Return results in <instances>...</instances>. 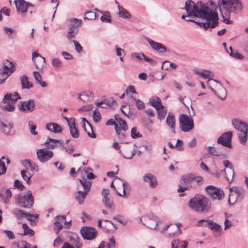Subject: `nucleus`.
Masks as SVG:
<instances>
[{
    "label": "nucleus",
    "instance_id": "1",
    "mask_svg": "<svg viewBox=\"0 0 248 248\" xmlns=\"http://www.w3.org/2000/svg\"><path fill=\"white\" fill-rule=\"evenodd\" d=\"M185 9L186 15H183L182 18L187 21L194 22L205 30L214 29L218 23L217 12L204 3H200L198 5L192 0H188L185 2Z\"/></svg>",
    "mask_w": 248,
    "mask_h": 248
},
{
    "label": "nucleus",
    "instance_id": "2",
    "mask_svg": "<svg viewBox=\"0 0 248 248\" xmlns=\"http://www.w3.org/2000/svg\"><path fill=\"white\" fill-rule=\"evenodd\" d=\"M188 205L191 210L201 213H207L211 208L209 200L201 195H196L189 200Z\"/></svg>",
    "mask_w": 248,
    "mask_h": 248
},
{
    "label": "nucleus",
    "instance_id": "3",
    "mask_svg": "<svg viewBox=\"0 0 248 248\" xmlns=\"http://www.w3.org/2000/svg\"><path fill=\"white\" fill-rule=\"evenodd\" d=\"M112 146L116 149L122 156L127 159H131L136 154V146L133 143L118 144L114 142Z\"/></svg>",
    "mask_w": 248,
    "mask_h": 248
},
{
    "label": "nucleus",
    "instance_id": "4",
    "mask_svg": "<svg viewBox=\"0 0 248 248\" xmlns=\"http://www.w3.org/2000/svg\"><path fill=\"white\" fill-rule=\"evenodd\" d=\"M232 124L234 127L241 132L239 135V140L242 144H245L247 140L248 125L240 119L237 118L233 119Z\"/></svg>",
    "mask_w": 248,
    "mask_h": 248
},
{
    "label": "nucleus",
    "instance_id": "5",
    "mask_svg": "<svg viewBox=\"0 0 248 248\" xmlns=\"http://www.w3.org/2000/svg\"><path fill=\"white\" fill-rule=\"evenodd\" d=\"M220 4L229 13L239 14L243 9V5L240 0H222Z\"/></svg>",
    "mask_w": 248,
    "mask_h": 248
},
{
    "label": "nucleus",
    "instance_id": "6",
    "mask_svg": "<svg viewBox=\"0 0 248 248\" xmlns=\"http://www.w3.org/2000/svg\"><path fill=\"white\" fill-rule=\"evenodd\" d=\"M79 181L80 183V186H78V189H80L82 187L83 191L79 190L76 196V199L78 202L79 204H81L84 201L88 193L89 192L92 183L90 181H87L85 178L82 179H79Z\"/></svg>",
    "mask_w": 248,
    "mask_h": 248
},
{
    "label": "nucleus",
    "instance_id": "7",
    "mask_svg": "<svg viewBox=\"0 0 248 248\" xmlns=\"http://www.w3.org/2000/svg\"><path fill=\"white\" fill-rule=\"evenodd\" d=\"M34 199L32 196L31 190H29L27 194L21 193L16 198V202L19 206L29 208L33 204Z\"/></svg>",
    "mask_w": 248,
    "mask_h": 248
},
{
    "label": "nucleus",
    "instance_id": "8",
    "mask_svg": "<svg viewBox=\"0 0 248 248\" xmlns=\"http://www.w3.org/2000/svg\"><path fill=\"white\" fill-rule=\"evenodd\" d=\"M14 3L17 14L22 17L27 16L28 10L29 7H33L34 5L25 0H15Z\"/></svg>",
    "mask_w": 248,
    "mask_h": 248
},
{
    "label": "nucleus",
    "instance_id": "9",
    "mask_svg": "<svg viewBox=\"0 0 248 248\" xmlns=\"http://www.w3.org/2000/svg\"><path fill=\"white\" fill-rule=\"evenodd\" d=\"M180 127L183 132H188L193 128L192 119L186 114H182L179 118Z\"/></svg>",
    "mask_w": 248,
    "mask_h": 248
},
{
    "label": "nucleus",
    "instance_id": "10",
    "mask_svg": "<svg viewBox=\"0 0 248 248\" xmlns=\"http://www.w3.org/2000/svg\"><path fill=\"white\" fill-rule=\"evenodd\" d=\"M206 191L213 200H221L224 198V193L222 189L213 186L206 187Z\"/></svg>",
    "mask_w": 248,
    "mask_h": 248
},
{
    "label": "nucleus",
    "instance_id": "11",
    "mask_svg": "<svg viewBox=\"0 0 248 248\" xmlns=\"http://www.w3.org/2000/svg\"><path fill=\"white\" fill-rule=\"evenodd\" d=\"M193 73L194 74L198 76L199 77L205 79H207L206 83L208 87L212 86L213 84L210 83V81L212 80L214 83L215 80L213 78L214 77V73L213 72L206 69H202L199 70L197 69H193Z\"/></svg>",
    "mask_w": 248,
    "mask_h": 248
},
{
    "label": "nucleus",
    "instance_id": "12",
    "mask_svg": "<svg viewBox=\"0 0 248 248\" xmlns=\"http://www.w3.org/2000/svg\"><path fill=\"white\" fill-rule=\"evenodd\" d=\"M36 154L38 159L42 163L49 160L53 156V152L47 148L38 149Z\"/></svg>",
    "mask_w": 248,
    "mask_h": 248
},
{
    "label": "nucleus",
    "instance_id": "13",
    "mask_svg": "<svg viewBox=\"0 0 248 248\" xmlns=\"http://www.w3.org/2000/svg\"><path fill=\"white\" fill-rule=\"evenodd\" d=\"M140 221L150 229H155L158 224L157 217L153 215H147L140 218Z\"/></svg>",
    "mask_w": 248,
    "mask_h": 248
},
{
    "label": "nucleus",
    "instance_id": "14",
    "mask_svg": "<svg viewBox=\"0 0 248 248\" xmlns=\"http://www.w3.org/2000/svg\"><path fill=\"white\" fill-rule=\"evenodd\" d=\"M214 84L215 85H212L215 86L216 90L213 89L212 86L209 88L221 100L225 99L227 96V92L225 88L217 80H214Z\"/></svg>",
    "mask_w": 248,
    "mask_h": 248
},
{
    "label": "nucleus",
    "instance_id": "15",
    "mask_svg": "<svg viewBox=\"0 0 248 248\" xmlns=\"http://www.w3.org/2000/svg\"><path fill=\"white\" fill-rule=\"evenodd\" d=\"M102 195L103 197V202L105 206L110 209L111 212L114 210L115 206L113 201V199L109 193V191L108 189H103L102 192Z\"/></svg>",
    "mask_w": 248,
    "mask_h": 248
},
{
    "label": "nucleus",
    "instance_id": "16",
    "mask_svg": "<svg viewBox=\"0 0 248 248\" xmlns=\"http://www.w3.org/2000/svg\"><path fill=\"white\" fill-rule=\"evenodd\" d=\"M232 133L228 131L222 134L217 139V142L219 144L229 148L232 147Z\"/></svg>",
    "mask_w": 248,
    "mask_h": 248
},
{
    "label": "nucleus",
    "instance_id": "17",
    "mask_svg": "<svg viewBox=\"0 0 248 248\" xmlns=\"http://www.w3.org/2000/svg\"><path fill=\"white\" fill-rule=\"evenodd\" d=\"M81 234L84 239L92 240L97 235L96 230L93 228L89 227H83L80 231Z\"/></svg>",
    "mask_w": 248,
    "mask_h": 248
},
{
    "label": "nucleus",
    "instance_id": "18",
    "mask_svg": "<svg viewBox=\"0 0 248 248\" xmlns=\"http://www.w3.org/2000/svg\"><path fill=\"white\" fill-rule=\"evenodd\" d=\"M32 60L38 70H42L45 65V58L36 51L32 53Z\"/></svg>",
    "mask_w": 248,
    "mask_h": 248
},
{
    "label": "nucleus",
    "instance_id": "19",
    "mask_svg": "<svg viewBox=\"0 0 248 248\" xmlns=\"http://www.w3.org/2000/svg\"><path fill=\"white\" fill-rule=\"evenodd\" d=\"M19 109L24 112H31L35 109V102L32 99L21 102L19 105Z\"/></svg>",
    "mask_w": 248,
    "mask_h": 248
},
{
    "label": "nucleus",
    "instance_id": "20",
    "mask_svg": "<svg viewBox=\"0 0 248 248\" xmlns=\"http://www.w3.org/2000/svg\"><path fill=\"white\" fill-rule=\"evenodd\" d=\"M147 41L153 49L162 53L166 52L167 48L163 44L155 42L150 38H147Z\"/></svg>",
    "mask_w": 248,
    "mask_h": 248
},
{
    "label": "nucleus",
    "instance_id": "21",
    "mask_svg": "<svg viewBox=\"0 0 248 248\" xmlns=\"http://www.w3.org/2000/svg\"><path fill=\"white\" fill-rule=\"evenodd\" d=\"M144 182L148 183L151 188H155L157 186V181L156 177L151 173H146L143 177Z\"/></svg>",
    "mask_w": 248,
    "mask_h": 248
},
{
    "label": "nucleus",
    "instance_id": "22",
    "mask_svg": "<svg viewBox=\"0 0 248 248\" xmlns=\"http://www.w3.org/2000/svg\"><path fill=\"white\" fill-rule=\"evenodd\" d=\"M82 120L83 122L82 127L84 131L86 132L89 137L92 138H95L96 135L93 132V128L90 124L84 118H83Z\"/></svg>",
    "mask_w": 248,
    "mask_h": 248
},
{
    "label": "nucleus",
    "instance_id": "23",
    "mask_svg": "<svg viewBox=\"0 0 248 248\" xmlns=\"http://www.w3.org/2000/svg\"><path fill=\"white\" fill-rule=\"evenodd\" d=\"M12 196V192L10 189L2 188L0 190V198L3 202L7 203Z\"/></svg>",
    "mask_w": 248,
    "mask_h": 248
},
{
    "label": "nucleus",
    "instance_id": "24",
    "mask_svg": "<svg viewBox=\"0 0 248 248\" xmlns=\"http://www.w3.org/2000/svg\"><path fill=\"white\" fill-rule=\"evenodd\" d=\"M193 179L194 176L191 174L183 176L181 178L180 184L185 186H186L188 188H190L193 183Z\"/></svg>",
    "mask_w": 248,
    "mask_h": 248
},
{
    "label": "nucleus",
    "instance_id": "25",
    "mask_svg": "<svg viewBox=\"0 0 248 248\" xmlns=\"http://www.w3.org/2000/svg\"><path fill=\"white\" fill-rule=\"evenodd\" d=\"M57 143L62 145L63 144V141L62 140H57L48 138L44 143V145L47 149H53L56 147Z\"/></svg>",
    "mask_w": 248,
    "mask_h": 248
},
{
    "label": "nucleus",
    "instance_id": "26",
    "mask_svg": "<svg viewBox=\"0 0 248 248\" xmlns=\"http://www.w3.org/2000/svg\"><path fill=\"white\" fill-rule=\"evenodd\" d=\"M229 191H232L233 193L236 195L240 201L244 198L245 195V190L242 187L233 186L229 188Z\"/></svg>",
    "mask_w": 248,
    "mask_h": 248
},
{
    "label": "nucleus",
    "instance_id": "27",
    "mask_svg": "<svg viewBox=\"0 0 248 248\" xmlns=\"http://www.w3.org/2000/svg\"><path fill=\"white\" fill-rule=\"evenodd\" d=\"M19 98H20V96L17 92L14 93H7L4 96L3 102L15 103Z\"/></svg>",
    "mask_w": 248,
    "mask_h": 248
},
{
    "label": "nucleus",
    "instance_id": "28",
    "mask_svg": "<svg viewBox=\"0 0 248 248\" xmlns=\"http://www.w3.org/2000/svg\"><path fill=\"white\" fill-rule=\"evenodd\" d=\"M22 89H30L33 87L32 84L29 81V78L26 75H23L20 78Z\"/></svg>",
    "mask_w": 248,
    "mask_h": 248
},
{
    "label": "nucleus",
    "instance_id": "29",
    "mask_svg": "<svg viewBox=\"0 0 248 248\" xmlns=\"http://www.w3.org/2000/svg\"><path fill=\"white\" fill-rule=\"evenodd\" d=\"M69 126L70 133L73 138L77 139L79 137V134L76 126L75 120H71Z\"/></svg>",
    "mask_w": 248,
    "mask_h": 248
},
{
    "label": "nucleus",
    "instance_id": "30",
    "mask_svg": "<svg viewBox=\"0 0 248 248\" xmlns=\"http://www.w3.org/2000/svg\"><path fill=\"white\" fill-rule=\"evenodd\" d=\"M167 125L171 129L173 133H175V119L173 114L169 113L166 118Z\"/></svg>",
    "mask_w": 248,
    "mask_h": 248
},
{
    "label": "nucleus",
    "instance_id": "31",
    "mask_svg": "<svg viewBox=\"0 0 248 248\" xmlns=\"http://www.w3.org/2000/svg\"><path fill=\"white\" fill-rule=\"evenodd\" d=\"M22 165L26 167H30L32 171L38 172L39 171V167L35 163L31 161V160L26 159L22 161Z\"/></svg>",
    "mask_w": 248,
    "mask_h": 248
},
{
    "label": "nucleus",
    "instance_id": "32",
    "mask_svg": "<svg viewBox=\"0 0 248 248\" xmlns=\"http://www.w3.org/2000/svg\"><path fill=\"white\" fill-rule=\"evenodd\" d=\"M46 128L54 133H58L62 132L61 127L57 124L50 123L46 124Z\"/></svg>",
    "mask_w": 248,
    "mask_h": 248
},
{
    "label": "nucleus",
    "instance_id": "33",
    "mask_svg": "<svg viewBox=\"0 0 248 248\" xmlns=\"http://www.w3.org/2000/svg\"><path fill=\"white\" fill-rule=\"evenodd\" d=\"M223 171L225 173V178L226 179L231 183L234 177V170L233 169H225ZM223 170H221L222 172Z\"/></svg>",
    "mask_w": 248,
    "mask_h": 248
},
{
    "label": "nucleus",
    "instance_id": "34",
    "mask_svg": "<svg viewBox=\"0 0 248 248\" xmlns=\"http://www.w3.org/2000/svg\"><path fill=\"white\" fill-rule=\"evenodd\" d=\"M205 226L209 227L211 230L216 232L220 231L221 226L216 223L214 222L211 220L207 221V223L205 224Z\"/></svg>",
    "mask_w": 248,
    "mask_h": 248
},
{
    "label": "nucleus",
    "instance_id": "35",
    "mask_svg": "<svg viewBox=\"0 0 248 248\" xmlns=\"http://www.w3.org/2000/svg\"><path fill=\"white\" fill-rule=\"evenodd\" d=\"M2 70L6 71L8 73L11 74L14 71V64L9 61H6L3 64Z\"/></svg>",
    "mask_w": 248,
    "mask_h": 248
},
{
    "label": "nucleus",
    "instance_id": "36",
    "mask_svg": "<svg viewBox=\"0 0 248 248\" xmlns=\"http://www.w3.org/2000/svg\"><path fill=\"white\" fill-rule=\"evenodd\" d=\"M114 117L119 125V129L123 131H126L127 129V126L125 121L120 118L118 115H115Z\"/></svg>",
    "mask_w": 248,
    "mask_h": 248
},
{
    "label": "nucleus",
    "instance_id": "37",
    "mask_svg": "<svg viewBox=\"0 0 248 248\" xmlns=\"http://www.w3.org/2000/svg\"><path fill=\"white\" fill-rule=\"evenodd\" d=\"M0 128L3 133L5 135H8L10 133L13 128V124H9L8 125H6L1 122H0Z\"/></svg>",
    "mask_w": 248,
    "mask_h": 248
},
{
    "label": "nucleus",
    "instance_id": "38",
    "mask_svg": "<svg viewBox=\"0 0 248 248\" xmlns=\"http://www.w3.org/2000/svg\"><path fill=\"white\" fill-rule=\"evenodd\" d=\"M150 102L152 106L155 107L156 109L162 108L163 106L162 104L160 99L157 97L151 99Z\"/></svg>",
    "mask_w": 248,
    "mask_h": 248
},
{
    "label": "nucleus",
    "instance_id": "39",
    "mask_svg": "<svg viewBox=\"0 0 248 248\" xmlns=\"http://www.w3.org/2000/svg\"><path fill=\"white\" fill-rule=\"evenodd\" d=\"M119 14L120 16L123 18L129 19L131 17L130 14L124 8L118 5Z\"/></svg>",
    "mask_w": 248,
    "mask_h": 248
},
{
    "label": "nucleus",
    "instance_id": "40",
    "mask_svg": "<svg viewBox=\"0 0 248 248\" xmlns=\"http://www.w3.org/2000/svg\"><path fill=\"white\" fill-rule=\"evenodd\" d=\"M70 241L72 242L76 248H81L82 244L79 242V239L77 234L73 233L70 237Z\"/></svg>",
    "mask_w": 248,
    "mask_h": 248
},
{
    "label": "nucleus",
    "instance_id": "41",
    "mask_svg": "<svg viewBox=\"0 0 248 248\" xmlns=\"http://www.w3.org/2000/svg\"><path fill=\"white\" fill-rule=\"evenodd\" d=\"M110 186L111 187H114L115 190H116V192H117V194L119 195V196H125V191L126 190H127L128 188H129V185L128 183H127L126 182L124 181L122 183V187H123V194H122L121 193L118 192L116 189L114 187V184H113V182H112L111 183V185H110Z\"/></svg>",
    "mask_w": 248,
    "mask_h": 248
},
{
    "label": "nucleus",
    "instance_id": "42",
    "mask_svg": "<svg viewBox=\"0 0 248 248\" xmlns=\"http://www.w3.org/2000/svg\"><path fill=\"white\" fill-rule=\"evenodd\" d=\"M229 191L230 194L228 198V202L231 205H234L237 201H239L240 200L237 197V196H236V195L233 193V192L232 191Z\"/></svg>",
    "mask_w": 248,
    "mask_h": 248
},
{
    "label": "nucleus",
    "instance_id": "43",
    "mask_svg": "<svg viewBox=\"0 0 248 248\" xmlns=\"http://www.w3.org/2000/svg\"><path fill=\"white\" fill-rule=\"evenodd\" d=\"M115 52L117 56L120 57V60L121 62H124L123 57L125 55L126 53L124 50L119 47L118 46H115Z\"/></svg>",
    "mask_w": 248,
    "mask_h": 248
},
{
    "label": "nucleus",
    "instance_id": "44",
    "mask_svg": "<svg viewBox=\"0 0 248 248\" xmlns=\"http://www.w3.org/2000/svg\"><path fill=\"white\" fill-rule=\"evenodd\" d=\"M22 227L24 229V233L21 234V235H29V236H31L34 234V231L31 229L29 228L28 226L26 223H23L22 224Z\"/></svg>",
    "mask_w": 248,
    "mask_h": 248
},
{
    "label": "nucleus",
    "instance_id": "45",
    "mask_svg": "<svg viewBox=\"0 0 248 248\" xmlns=\"http://www.w3.org/2000/svg\"><path fill=\"white\" fill-rule=\"evenodd\" d=\"M131 98L135 101L136 107L138 109H141L144 108L145 104L141 100L139 99L136 95L131 96Z\"/></svg>",
    "mask_w": 248,
    "mask_h": 248
},
{
    "label": "nucleus",
    "instance_id": "46",
    "mask_svg": "<svg viewBox=\"0 0 248 248\" xmlns=\"http://www.w3.org/2000/svg\"><path fill=\"white\" fill-rule=\"evenodd\" d=\"M78 29H74L70 27L67 32V37L69 40L75 37L78 32Z\"/></svg>",
    "mask_w": 248,
    "mask_h": 248
},
{
    "label": "nucleus",
    "instance_id": "47",
    "mask_svg": "<svg viewBox=\"0 0 248 248\" xmlns=\"http://www.w3.org/2000/svg\"><path fill=\"white\" fill-rule=\"evenodd\" d=\"M10 75L6 71L0 69V84L3 83Z\"/></svg>",
    "mask_w": 248,
    "mask_h": 248
},
{
    "label": "nucleus",
    "instance_id": "48",
    "mask_svg": "<svg viewBox=\"0 0 248 248\" xmlns=\"http://www.w3.org/2000/svg\"><path fill=\"white\" fill-rule=\"evenodd\" d=\"M21 174L22 177L26 181L28 184H29L30 183L31 178L32 175L31 173L28 172L26 170H22L21 171Z\"/></svg>",
    "mask_w": 248,
    "mask_h": 248
},
{
    "label": "nucleus",
    "instance_id": "49",
    "mask_svg": "<svg viewBox=\"0 0 248 248\" xmlns=\"http://www.w3.org/2000/svg\"><path fill=\"white\" fill-rule=\"evenodd\" d=\"M81 20L74 18L71 19L70 21V27L74 29H77L78 27L81 25Z\"/></svg>",
    "mask_w": 248,
    "mask_h": 248
},
{
    "label": "nucleus",
    "instance_id": "50",
    "mask_svg": "<svg viewBox=\"0 0 248 248\" xmlns=\"http://www.w3.org/2000/svg\"><path fill=\"white\" fill-rule=\"evenodd\" d=\"M208 154L215 156L220 155V153L219 151L214 147L209 146L206 148Z\"/></svg>",
    "mask_w": 248,
    "mask_h": 248
},
{
    "label": "nucleus",
    "instance_id": "51",
    "mask_svg": "<svg viewBox=\"0 0 248 248\" xmlns=\"http://www.w3.org/2000/svg\"><path fill=\"white\" fill-rule=\"evenodd\" d=\"M4 159H5V156H2L0 159V175L5 174L7 170L4 161H3Z\"/></svg>",
    "mask_w": 248,
    "mask_h": 248
},
{
    "label": "nucleus",
    "instance_id": "52",
    "mask_svg": "<svg viewBox=\"0 0 248 248\" xmlns=\"http://www.w3.org/2000/svg\"><path fill=\"white\" fill-rule=\"evenodd\" d=\"M84 18L89 20L95 19L96 18V14L93 11H87L85 13Z\"/></svg>",
    "mask_w": 248,
    "mask_h": 248
},
{
    "label": "nucleus",
    "instance_id": "53",
    "mask_svg": "<svg viewBox=\"0 0 248 248\" xmlns=\"http://www.w3.org/2000/svg\"><path fill=\"white\" fill-rule=\"evenodd\" d=\"M158 112V117L159 119L162 120L166 115L167 113L166 109L163 106L162 108L156 109Z\"/></svg>",
    "mask_w": 248,
    "mask_h": 248
},
{
    "label": "nucleus",
    "instance_id": "54",
    "mask_svg": "<svg viewBox=\"0 0 248 248\" xmlns=\"http://www.w3.org/2000/svg\"><path fill=\"white\" fill-rule=\"evenodd\" d=\"M3 31L5 34H6L9 38H12L11 35L13 33H16V31L14 29L7 27H3Z\"/></svg>",
    "mask_w": 248,
    "mask_h": 248
},
{
    "label": "nucleus",
    "instance_id": "55",
    "mask_svg": "<svg viewBox=\"0 0 248 248\" xmlns=\"http://www.w3.org/2000/svg\"><path fill=\"white\" fill-rule=\"evenodd\" d=\"M227 52L229 54V55L239 60H242L244 58V56L240 53H238L236 51H234L233 52H229L227 51Z\"/></svg>",
    "mask_w": 248,
    "mask_h": 248
},
{
    "label": "nucleus",
    "instance_id": "56",
    "mask_svg": "<svg viewBox=\"0 0 248 248\" xmlns=\"http://www.w3.org/2000/svg\"><path fill=\"white\" fill-rule=\"evenodd\" d=\"M62 228V225L60 221H55L54 223V230L56 234H58Z\"/></svg>",
    "mask_w": 248,
    "mask_h": 248
},
{
    "label": "nucleus",
    "instance_id": "57",
    "mask_svg": "<svg viewBox=\"0 0 248 248\" xmlns=\"http://www.w3.org/2000/svg\"><path fill=\"white\" fill-rule=\"evenodd\" d=\"M131 137L134 139L139 138L141 137V135L137 131L136 127H133L131 130Z\"/></svg>",
    "mask_w": 248,
    "mask_h": 248
},
{
    "label": "nucleus",
    "instance_id": "58",
    "mask_svg": "<svg viewBox=\"0 0 248 248\" xmlns=\"http://www.w3.org/2000/svg\"><path fill=\"white\" fill-rule=\"evenodd\" d=\"M51 64L54 67L59 68L62 65V62L59 59L54 58L52 60Z\"/></svg>",
    "mask_w": 248,
    "mask_h": 248
},
{
    "label": "nucleus",
    "instance_id": "59",
    "mask_svg": "<svg viewBox=\"0 0 248 248\" xmlns=\"http://www.w3.org/2000/svg\"><path fill=\"white\" fill-rule=\"evenodd\" d=\"M5 105L3 106L4 109L8 111H13L15 109V108L13 105V103L11 102H3Z\"/></svg>",
    "mask_w": 248,
    "mask_h": 248
},
{
    "label": "nucleus",
    "instance_id": "60",
    "mask_svg": "<svg viewBox=\"0 0 248 248\" xmlns=\"http://www.w3.org/2000/svg\"><path fill=\"white\" fill-rule=\"evenodd\" d=\"M93 116L94 121L96 123L99 122L101 120V116L100 113L97 109L93 111Z\"/></svg>",
    "mask_w": 248,
    "mask_h": 248
},
{
    "label": "nucleus",
    "instance_id": "61",
    "mask_svg": "<svg viewBox=\"0 0 248 248\" xmlns=\"http://www.w3.org/2000/svg\"><path fill=\"white\" fill-rule=\"evenodd\" d=\"M25 213L22 210L15 209L13 211L14 214L16 216V217L18 218H20L21 217H24L25 216Z\"/></svg>",
    "mask_w": 248,
    "mask_h": 248
},
{
    "label": "nucleus",
    "instance_id": "62",
    "mask_svg": "<svg viewBox=\"0 0 248 248\" xmlns=\"http://www.w3.org/2000/svg\"><path fill=\"white\" fill-rule=\"evenodd\" d=\"M90 94L91 93H82L80 94L78 99H80L81 100H82L83 102H86L87 100H88V99L90 97Z\"/></svg>",
    "mask_w": 248,
    "mask_h": 248
},
{
    "label": "nucleus",
    "instance_id": "63",
    "mask_svg": "<svg viewBox=\"0 0 248 248\" xmlns=\"http://www.w3.org/2000/svg\"><path fill=\"white\" fill-rule=\"evenodd\" d=\"M115 130L120 139H123L124 138L125 135L124 132L125 131L119 129L118 125L115 126Z\"/></svg>",
    "mask_w": 248,
    "mask_h": 248
},
{
    "label": "nucleus",
    "instance_id": "64",
    "mask_svg": "<svg viewBox=\"0 0 248 248\" xmlns=\"http://www.w3.org/2000/svg\"><path fill=\"white\" fill-rule=\"evenodd\" d=\"M73 42L75 46L76 51L78 53L81 52L83 50V48L80 44L76 40H73Z\"/></svg>",
    "mask_w": 248,
    "mask_h": 248
}]
</instances>
